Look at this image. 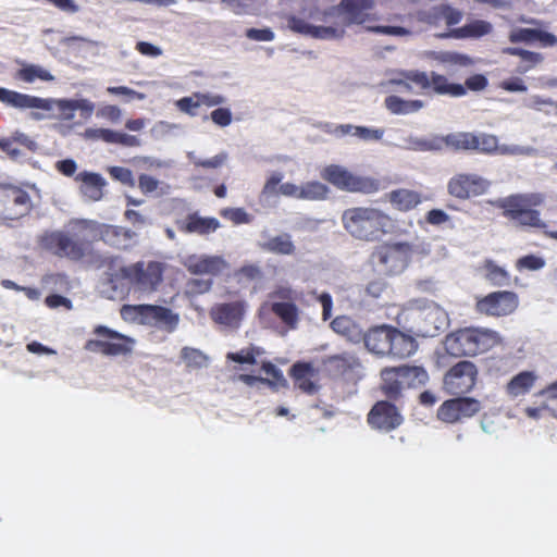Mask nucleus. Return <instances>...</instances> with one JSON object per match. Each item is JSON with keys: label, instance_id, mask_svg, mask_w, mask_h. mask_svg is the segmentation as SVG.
Here are the masks:
<instances>
[{"label": "nucleus", "instance_id": "1", "mask_svg": "<svg viewBox=\"0 0 557 557\" xmlns=\"http://www.w3.org/2000/svg\"><path fill=\"white\" fill-rule=\"evenodd\" d=\"M375 7L374 0H341L337 5L330 7L323 11L319 9L310 12V17L326 22L330 17L342 16V27L334 26H314L305 20L292 16L288 20V26L292 30L301 35H307L318 39H330L343 37L344 26L362 25L369 21L375 20L371 11Z\"/></svg>", "mask_w": 557, "mask_h": 557}, {"label": "nucleus", "instance_id": "2", "mask_svg": "<svg viewBox=\"0 0 557 557\" xmlns=\"http://www.w3.org/2000/svg\"><path fill=\"white\" fill-rule=\"evenodd\" d=\"M364 347L377 357L406 359L419 347L417 339L391 324H376L364 332Z\"/></svg>", "mask_w": 557, "mask_h": 557}, {"label": "nucleus", "instance_id": "3", "mask_svg": "<svg viewBox=\"0 0 557 557\" xmlns=\"http://www.w3.org/2000/svg\"><path fill=\"white\" fill-rule=\"evenodd\" d=\"M342 224L354 238L375 242L394 227L392 218L373 207H352L342 214Z\"/></svg>", "mask_w": 557, "mask_h": 557}, {"label": "nucleus", "instance_id": "4", "mask_svg": "<svg viewBox=\"0 0 557 557\" xmlns=\"http://www.w3.org/2000/svg\"><path fill=\"white\" fill-rule=\"evenodd\" d=\"M541 193L512 194L499 198L493 205L503 211V216L521 227L546 228L539 208L544 205Z\"/></svg>", "mask_w": 557, "mask_h": 557}, {"label": "nucleus", "instance_id": "5", "mask_svg": "<svg viewBox=\"0 0 557 557\" xmlns=\"http://www.w3.org/2000/svg\"><path fill=\"white\" fill-rule=\"evenodd\" d=\"M166 264L159 260H139L120 268L116 278L126 281L134 290L151 294L163 282Z\"/></svg>", "mask_w": 557, "mask_h": 557}, {"label": "nucleus", "instance_id": "6", "mask_svg": "<svg viewBox=\"0 0 557 557\" xmlns=\"http://www.w3.org/2000/svg\"><path fill=\"white\" fill-rule=\"evenodd\" d=\"M496 344L495 332L476 327L459 329L445 338L446 351L454 357L476 356Z\"/></svg>", "mask_w": 557, "mask_h": 557}, {"label": "nucleus", "instance_id": "7", "mask_svg": "<svg viewBox=\"0 0 557 557\" xmlns=\"http://www.w3.org/2000/svg\"><path fill=\"white\" fill-rule=\"evenodd\" d=\"M78 231L83 233V239L87 244V250L96 242L117 249L127 250L133 246L136 233L129 228L100 223L94 220H81L77 223Z\"/></svg>", "mask_w": 557, "mask_h": 557}, {"label": "nucleus", "instance_id": "8", "mask_svg": "<svg viewBox=\"0 0 557 557\" xmlns=\"http://www.w3.org/2000/svg\"><path fill=\"white\" fill-rule=\"evenodd\" d=\"M444 141L454 150H472L483 154H516L520 150L517 146H499L497 136L485 133H451L445 136Z\"/></svg>", "mask_w": 557, "mask_h": 557}, {"label": "nucleus", "instance_id": "9", "mask_svg": "<svg viewBox=\"0 0 557 557\" xmlns=\"http://www.w3.org/2000/svg\"><path fill=\"white\" fill-rule=\"evenodd\" d=\"M33 200L27 190L12 183H0V224L11 226L13 222L28 215Z\"/></svg>", "mask_w": 557, "mask_h": 557}, {"label": "nucleus", "instance_id": "10", "mask_svg": "<svg viewBox=\"0 0 557 557\" xmlns=\"http://www.w3.org/2000/svg\"><path fill=\"white\" fill-rule=\"evenodd\" d=\"M321 177L339 190L363 195L375 194L381 189V182L371 176L357 175L338 164L326 165Z\"/></svg>", "mask_w": 557, "mask_h": 557}, {"label": "nucleus", "instance_id": "11", "mask_svg": "<svg viewBox=\"0 0 557 557\" xmlns=\"http://www.w3.org/2000/svg\"><path fill=\"white\" fill-rule=\"evenodd\" d=\"M0 101L9 107L25 110L40 109L50 111L55 104L65 119H72L75 112V100L73 99H45L15 90L0 87Z\"/></svg>", "mask_w": 557, "mask_h": 557}, {"label": "nucleus", "instance_id": "12", "mask_svg": "<svg viewBox=\"0 0 557 557\" xmlns=\"http://www.w3.org/2000/svg\"><path fill=\"white\" fill-rule=\"evenodd\" d=\"M270 302L262 308H268L287 329L296 330L300 320V310L296 304L297 292L287 285H277L269 294Z\"/></svg>", "mask_w": 557, "mask_h": 557}, {"label": "nucleus", "instance_id": "13", "mask_svg": "<svg viewBox=\"0 0 557 557\" xmlns=\"http://www.w3.org/2000/svg\"><path fill=\"white\" fill-rule=\"evenodd\" d=\"M41 249L59 257L73 261L82 260L87 253V244L79 232L77 239H73L62 231L45 232L38 239Z\"/></svg>", "mask_w": 557, "mask_h": 557}, {"label": "nucleus", "instance_id": "14", "mask_svg": "<svg viewBox=\"0 0 557 557\" xmlns=\"http://www.w3.org/2000/svg\"><path fill=\"white\" fill-rule=\"evenodd\" d=\"M96 338L88 339L84 349L89 352L103 356H125L133 349L134 339L104 325H97L94 329Z\"/></svg>", "mask_w": 557, "mask_h": 557}, {"label": "nucleus", "instance_id": "15", "mask_svg": "<svg viewBox=\"0 0 557 557\" xmlns=\"http://www.w3.org/2000/svg\"><path fill=\"white\" fill-rule=\"evenodd\" d=\"M478 375V367L472 361L461 360L445 373L443 388L448 395H466L474 388Z\"/></svg>", "mask_w": 557, "mask_h": 557}, {"label": "nucleus", "instance_id": "16", "mask_svg": "<svg viewBox=\"0 0 557 557\" xmlns=\"http://www.w3.org/2000/svg\"><path fill=\"white\" fill-rule=\"evenodd\" d=\"M413 247L409 243H387L379 246L373 258L388 275L401 273L409 264Z\"/></svg>", "mask_w": 557, "mask_h": 557}, {"label": "nucleus", "instance_id": "17", "mask_svg": "<svg viewBox=\"0 0 557 557\" xmlns=\"http://www.w3.org/2000/svg\"><path fill=\"white\" fill-rule=\"evenodd\" d=\"M481 401L473 397L456 396L443 401L437 408L436 418L446 424H456L478 414Z\"/></svg>", "mask_w": 557, "mask_h": 557}, {"label": "nucleus", "instance_id": "18", "mask_svg": "<svg viewBox=\"0 0 557 557\" xmlns=\"http://www.w3.org/2000/svg\"><path fill=\"white\" fill-rule=\"evenodd\" d=\"M406 81L413 83L421 90L432 89L438 95L461 97L466 95L463 85L449 83L446 76L432 72L430 75L421 71H407L403 73Z\"/></svg>", "mask_w": 557, "mask_h": 557}, {"label": "nucleus", "instance_id": "19", "mask_svg": "<svg viewBox=\"0 0 557 557\" xmlns=\"http://www.w3.org/2000/svg\"><path fill=\"white\" fill-rule=\"evenodd\" d=\"M393 400L376 401L367 416L368 424L380 432H392L404 423V417Z\"/></svg>", "mask_w": 557, "mask_h": 557}, {"label": "nucleus", "instance_id": "20", "mask_svg": "<svg viewBox=\"0 0 557 557\" xmlns=\"http://www.w3.org/2000/svg\"><path fill=\"white\" fill-rule=\"evenodd\" d=\"M518 307V297L513 292H493L479 298L475 310L490 317H504L511 314Z\"/></svg>", "mask_w": 557, "mask_h": 557}, {"label": "nucleus", "instance_id": "21", "mask_svg": "<svg viewBox=\"0 0 557 557\" xmlns=\"http://www.w3.org/2000/svg\"><path fill=\"white\" fill-rule=\"evenodd\" d=\"M488 182L476 174H457L447 185L448 193L458 199L480 196L488 189Z\"/></svg>", "mask_w": 557, "mask_h": 557}, {"label": "nucleus", "instance_id": "22", "mask_svg": "<svg viewBox=\"0 0 557 557\" xmlns=\"http://www.w3.org/2000/svg\"><path fill=\"white\" fill-rule=\"evenodd\" d=\"M135 311L141 320L150 325L173 332L178 324V315L170 308L158 305H138Z\"/></svg>", "mask_w": 557, "mask_h": 557}, {"label": "nucleus", "instance_id": "23", "mask_svg": "<svg viewBox=\"0 0 557 557\" xmlns=\"http://www.w3.org/2000/svg\"><path fill=\"white\" fill-rule=\"evenodd\" d=\"M184 267L193 275L218 276L228 269V263L222 256L190 255Z\"/></svg>", "mask_w": 557, "mask_h": 557}, {"label": "nucleus", "instance_id": "24", "mask_svg": "<svg viewBox=\"0 0 557 557\" xmlns=\"http://www.w3.org/2000/svg\"><path fill=\"white\" fill-rule=\"evenodd\" d=\"M175 224L180 232L199 236H208L221 226L216 218L201 216L198 212L188 213L185 219L177 220Z\"/></svg>", "mask_w": 557, "mask_h": 557}, {"label": "nucleus", "instance_id": "25", "mask_svg": "<svg viewBox=\"0 0 557 557\" xmlns=\"http://www.w3.org/2000/svg\"><path fill=\"white\" fill-rule=\"evenodd\" d=\"M246 311V302L236 300L233 302L218 304L210 310L211 319L230 327H238Z\"/></svg>", "mask_w": 557, "mask_h": 557}, {"label": "nucleus", "instance_id": "26", "mask_svg": "<svg viewBox=\"0 0 557 557\" xmlns=\"http://www.w3.org/2000/svg\"><path fill=\"white\" fill-rule=\"evenodd\" d=\"M289 375L295 386L307 395H314L319 392L320 385L315 382L318 369L310 362L298 361L290 368Z\"/></svg>", "mask_w": 557, "mask_h": 557}, {"label": "nucleus", "instance_id": "27", "mask_svg": "<svg viewBox=\"0 0 557 557\" xmlns=\"http://www.w3.org/2000/svg\"><path fill=\"white\" fill-rule=\"evenodd\" d=\"M537 379L539 375L534 371H521L506 383L504 392L511 400L523 398L532 391Z\"/></svg>", "mask_w": 557, "mask_h": 557}, {"label": "nucleus", "instance_id": "28", "mask_svg": "<svg viewBox=\"0 0 557 557\" xmlns=\"http://www.w3.org/2000/svg\"><path fill=\"white\" fill-rule=\"evenodd\" d=\"M325 132L336 137L352 135L364 141H377L381 140L384 135V129L381 128H369L366 126H354L350 124H341L335 126L326 124Z\"/></svg>", "mask_w": 557, "mask_h": 557}, {"label": "nucleus", "instance_id": "29", "mask_svg": "<svg viewBox=\"0 0 557 557\" xmlns=\"http://www.w3.org/2000/svg\"><path fill=\"white\" fill-rule=\"evenodd\" d=\"M75 181L81 183L79 191L88 200L99 201L103 197L107 182L100 174L83 171L75 176Z\"/></svg>", "mask_w": 557, "mask_h": 557}, {"label": "nucleus", "instance_id": "30", "mask_svg": "<svg viewBox=\"0 0 557 557\" xmlns=\"http://www.w3.org/2000/svg\"><path fill=\"white\" fill-rule=\"evenodd\" d=\"M380 391L389 400L396 401L406 388L397 367H386L381 370Z\"/></svg>", "mask_w": 557, "mask_h": 557}, {"label": "nucleus", "instance_id": "31", "mask_svg": "<svg viewBox=\"0 0 557 557\" xmlns=\"http://www.w3.org/2000/svg\"><path fill=\"white\" fill-rule=\"evenodd\" d=\"M283 180V174L281 172H274L272 173L265 181L263 188H262V195L264 196H275V195H283L285 197H292L296 199H300V186L286 182L281 184Z\"/></svg>", "mask_w": 557, "mask_h": 557}, {"label": "nucleus", "instance_id": "32", "mask_svg": "<svg viewBox=\"0 0 557 557\" xmlns=\"http://www.w3.org/2000/svg\"><path fill=\"white\" fill-rule=\"evenodd\" d=\"M331 329L354 344L363 342L364 332L361 326L348 315H338L331 322Z\"/></svg>", "mask_w": 557, "mask_h": 557}, {"label": "nucleus", "instance_id": "33", "mask_svg": "<svg viewBox=\"0 0 557 557\" xmlns=\"http://www.w3.org/2000/svg\"><path fill=\"white\" fill-rule=\"evenodd\" d=\"M418 317L424 321V325L418 329L417 335L435 336L443 327L444 312L437 306L418 311Z\"/></svg>", "mask_w": 557, "mask_h": 557}, {"label": "nucleus", "instance_id": "34", "mask_svg": "<svg viewBox=\"0 0 557 557\" xmlns=\"http://www.w3.org/2000/svg\"><path fill=\"white\" fill-rule=\"evenodd\" d=\"M387 199L395 209L403 212L414 209L422 201L420 193L407 188L392 190L387 194Z\"/></svg>", "mask_w": 557, "mask_h": 557}, {"label": "nucleus", "instance_id": "35", "mask_svg": "<svg viewBox=\"0 0 557 557\" xmlns=\"http://www.w3.org/2000/svg\"><path fill=\"white\" fill-rule=\"evenodd\" d=\"M398 371L406 388L423 386L429 381L428 371L421 366H398Z\"/></svg>", "mask_w": 557, "mask_h": 557}, {"label": "nucleus", "instance_id": "36", "mask_svg": "<svg viewBox=\"0 0 557 557\" xmlns=\"http://www.w3.org/2000/svg\"><path fill=\"white\" fill-rule=\"evenodd\" d=\"M384 104L391 113L396 115L418 112L423 108V101L421 100H405L395 95L387 96L384 100Z\"/></svg>", "mask_w": 557, "mask_h": 557}, {"label": "nucleus", "instance_id": "37", "mask_svg": "<svg viewBox=\"0 0 557 557\" xmlns=\"http://www.w3.org/2000/svg\"><path fill=\"white\" fill-rule=\"evenodd\" d=\"M262 249L275 255L290 256L296 251V246L292 240V236L288 233L271 237L264 244Z\"/></svg>", "mask_w": 557, "mask_h": 557}, {"label": "nucleus", "instance_id": "38", "mask_svg": "<svg viewBox=\"0 0 557 557\" xmlns=\"http://www.w3.org/2000/svg\"><path fill=\"white\" fill-rule=\"evenodd\" d=\"M15 78L25 83H34L35 81L51 82L54 76L46 69L36 64H26L15 74Z\"/></svg>", "mask_w": 557, "mask_h": 557}, {"label": "nucleus", "instance_id": "39", "mask_svg": "<svg viewBox=\"0 0 557 557\" xmlns=\"http://www.w3.org/2000/svg\"><path fill=\"white\" fill-rule=\"evenodd\" d=\"M300 200L318 201L327 198L330 193L329 187L318 181L306 182L300 185Z\"/></svg>", "mask_w": 557, "mask_h": 557}, {"label": "nucleus", "instance_id": "40", "mask_svg": "<svg viewBox=\"0 0 557 557\" xmlns=\"http://www.w3.org/2000/svg\"><path fill=\"white\" fill-rule=\"evenodd\" d=\"M492 24L483 21V20H476L474 22H471L460 28H457L453 30V35L455 37H482L484 35H487L492 32Z\"/></svg>", "mask_w": 557, "mask_h": 557}, {"label": "nucleus", "instance_id": "41", "mask_svg": "<svg viewBox=\"0 0 557 557\" xmlns=\"http://www.w3.org/2000/svg\"><path fill=\"white\" fill-rule=\"evenodd\" d=\"M260 354V348L251 345L250 347L244 348L240 351L228 352L226 355V359L240 364H255L257 362L256 357Z\"/></svg>", "mask_w": 557, "mask_h": 557}, {"label": "nucleus", "instance_id": "42", "mask_svg": "<svg viewBox=\"0 0 557 557\" xmlns=\"http://www.w3.org/2000/svg\"><path fill=\"white\" fill-rule=\"evenodd\" d=\"M486 277L492 282L493 285L503 286L509 281V274L507 271L492 261H487L485 264Z\"/></svg>", "mask_w": 557, "mask_h": 557}, {"label": "nucleus", "instance_id": "43", "mask_svg": "<svg viewBox=\"0 0 557 557\" xmlns=\"http://www.w3.org/2000/svg\"><path fill=\"white\" fill-rule=\"evenodd\" d=\"M181 356L187 367L201 368L207 362V357L196 348L184 347Z\"/></svg>", "mask_w": 557, "mask_h": 557}, {"label": "nucleus", "instance_id": "44", "mask_svg": "<svg viewBox=\"0 0 557 557\" xmlns=\"http://www.w3.org/2000/svg\"><path fill=\"white\" fill-rule=\"evenodd\" d=\"M110 176L120 182L123 185L128 187H134L136 185L133 172L128 168L124 166H111L108 169Z\"/></svg>", "mask_w": 557, "mask_h": 557}, {"label": "nucleus", "instance_id": "45", "mask_svg": "<svg viewBox=\"0 0 557 557\" xmlns=\"http://www.w3.org/2000/svg\"><path fill=\"white\" fill-rule=\"evenodd\" d=\"M175 106L181 112L186 113L189 116H196L198 114V109L201 107V103L196 97V92H194L191 96L178 99Z\"/></svg>", "mask_w": 557, "mask_h": 557}, {"label": "nucleus", "instance_id": "46", "mask_svg": "<svg viewBox=\"0 0 557 557\" xmlns=\"http://www.w3.org/2000/svg\"><path fill=\"white\" fill-rule=\"evenodd\" d=\"M368 30L387 35V36H394V37H404L411 35V32L409 28L400 26V25H377V26H368Z\"/></svg>", "mask_w": 557, "mask_h": 557}, {"label": "nucleus", "instance_id": "47", "mask_svg": "<svg viewBox=\"0 0 557 557\" xmlns=\"http://www.w3.org/2000/svg\"><path fill=\"white\" fill-rule=\"evenodd\" d=\"M117 132L110 128H87L85 135L87 138L92 140H102L107 144L116 143Z\"/></svg>", "mask_w": 557, "mask_h": 557}, {"label": "nucleus", "instance_id": "48", "mask_svg": "<svg viewBox=\"0 0 557 557\" xmlns=\"http://www.w3.org/2000/svg\"><path fill=\"white\" fill-rule=\"evenodd\" d=\"M220 214L234 224H247L250 222L249 214L243 208H225L220 211Z\"/></svg>", "mask_w": 557, "mask_h": 557}, {"label": "nucleus", "instance_id": "49", "mask_svg": "<svg viewBox=\"0 0 557 557\" xmlns=\"http://www.w3.org/2000/svg\"><path fill=\"white\" fill-rule=\"evenodd\" d=\"M211 278H190L186 283L187 293L190 295H201L208 293L212 287Z\"/></svg>", "mask_w": 557, "mask_h": 557}, {"label": "nucleus", "instance_id": "50", "mask_svg": "<svg viewBox=\"0 0 557 557\" xmlns=\"http://www.w3.org/2000/svg\"><path fill=\"white\" fill-rule=\"evenodd\" d=\"M536 35L537 29L535 28H518L510 33L509 40L511 42H534Z\"/></svg>", "mask_w": 557, "mask_h": 557}, {"label": "nucleus", "instance_id": "51", "mask_svg": "<svg viewBox=\"0 0 557 557\" xmlns=\"http://www.w3.org/2000/svg\"><path fill=\"white\" fill-rule=\"evenodd\" d=\"M226 160H227V153L221 152V153L215 154L214 157L209 158V159L194 160L193 163L197 168L218 169V168H221L225 163Z\"/></svg>", "mask_w": 557, "mask_h": 557}, {"label": "nucleus", "instance_id": "52", "mask_svg": "<svg viewBox=\"0 0 557 557\" xmlns=\"http://www.w3.org/2000/svg\"><path fill=\"white\" fill-rule=\"evenodd\" d=\"M545 265V261L543 258L534 256V255H527L518 259L517 261V268L518 269H527L531 271H536L542 269Z\"/></svg>", "mask_w": 557, "mask_h": 557}, {"label": "nucleus", "instance_id": "53", "mask_svg": "<svg viewBox=\"0 0 557 557\" xmlns=\"http://www.w3.org/2000/svg\"><path fill=\"white\" fill-rule=\"evenodd\" d=\"M14 144H18L23 147H25L30 152H36L38 150V144L32 139L28 135L25 133H22L20 131H15L11 134V136H8Z\"/></svg>", "mask_w": 557, "mask_h": 557}, {"label": "nucleus", "instance_id": "54", "mask_svg": "<svg viewBox=\"0 0 557 557\" xmlns=\"http://www.w3.org/2000/svg\"><path fill=\"white\" fill-rule=\"evenodd\" d=\"M438 15L444 17V20L448 26L458 24L462 18V14L460 11H458L449 5H446V4L441 5L438 8Z\"/></svg>", "mask_w": 557, "mask_h": 557}, {"label": "nucleus", "instance_id": "55", "mask_svg": "<svg viewBox=\"0 0 557 557\" xmlns=\"http://www.w3.org/2000/svg\"><path fill=\"white\" fill-rule=\"evenodd\" d=\"M214 124L225 127L232 123V112L227 108H218L210 114Z\"/></svg>", "mask_w": 557, "mask_h": 557}, {"label": "nucleus", "instance_id": "56", "mask_svg": "<svg viewBox=\"0 0 557 557\" xmlns=\"http://www.w3.org/2000/svg\"><path fill=\"white\" fill-rule=\"evenodd\" d=\"M159 187V181L151 175L140 174L138 177V188L144 195L156 191Z\"/></svg>", "mask_w": 557, "mask_h": 557}, {"label": "nucleus", "instance_id": "57", "mask_svg": "<svg viewBox=\"0 0 557 557\" xmlns=\"http://www.w3.org/2000/svg\"><path fill=\"white\" fill-rule=\"evenodd\" d=\"M0 150L14 161L20 160L23 156L22 151L15 147L14 141H12L9 137L0 138Z\"/></svg>", "mask_w": 557, "mask_h": 557}, {"label": "nucleus", "instance_id": "58", "mask_svg": "<svg viewBox=\"0 0 557 557\" xmlns=\"http://www.w3.org/2000/svg\"><path fill=\"white\" fill-rule=\"evenodd\" d=\"M246 37L256 41H271L274 39V34L270 28H248Z\"/></svg>", "mask_w": 557, "mask_h": 557}, {"label": "nucleus", "instance_id": "59", "mask_svg": "<svg viewBox=\"0 0 557 557\" xmlns=\"http://www.w3.org/2000/svg\"><path fill=\"white\" fill-rule=\"evenodd\" d=\"M387 288V283L382 280H373L366 286V294L372 298H380Z\"/></svg>", "mask_w": 557, "mask_h": 557}, {"label": "nucleus", "instance_id": "60", "mask_svg": "<svg viewBox=\"0 0 557 557\" xmlns=\"http://www.w3.org/2000/svg\"><path fill=\"white\" fill-rule=\"evenodd\" d=\"M442 61L445 63L460 66H469L472 64V60L470 57L457 52H447L443 54Z\"/></svg>", "mask_w": 557, "mask_h": 557}, {"label": "nucleus", "instance_id": "61", "mask_svg": "<svg viewBox=\"0 0 557 557\" xmlns=\"http://www.w3.org/2000/svg\"><path fill=\"white\" fill-rule=\"evenodd\" d=\"M488 82L487 78L482 74H474L466 79L465 88L473 90V91H480L483 90L487 86Z\"/></svg>", "mask_w": 557, "mask_h": 557}, {"label": "nucleus", "instance_id": "62", "mask_svg": "<svg viewBox=\"0 0 557 557\" xmlns=\"http://www.w3.org/2000/svg\"><path fill=\"white\" fill-rule=\"evenodd\" d=\"M196 97L199 99V102L201 106H206L208 108H212L215 106H220L224 103L225 99L221 95H214V94H202V92H196Z\"/></svg>", "mask_w": 557, "mask_h": 557}, {"label": "nucleus", "instance_id": "63", "mask_svg": "<svg viewBox=\"0 0 557 557\" xmlns=\"http://www.w3.org/2000/svg\"><path fill=\"white\" fill-rule=\"evenodd\" d=\"M425 220L431 225H441L449 221V215L441 209H432L426 215Z\"/></svg>", "mask_w": 557, "mask_h": 557}, {"label": "nucleus", "instance_id": "64", "mask_svg": "<svg viewBox=\"0 0 557 557\" xmlns=\"http://www.w3.org/2000/svg\"><path fill=\"white\" fill-rule=\"evenodd\" d=\"M237 274L245 277L248 281H255L262 277V271L261 269L256 264H246L243 265L238 271Z\"/></svg>", "mask_w": 557, "mask_h": 557}]
</instances>
